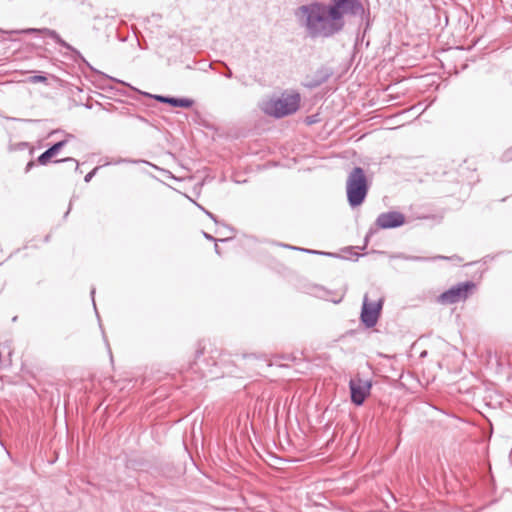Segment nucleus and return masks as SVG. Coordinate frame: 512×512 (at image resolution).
Returning a JSON list of instances; mask_svg holds the SVG:
<instances>
[{
  "label": "nucleus",
  "mask_w": 512,
  "mask_h": 512,
  "mask_svg": "<svg viewBox=\"0 0 512 512\" xmlns=\"http://www.w3.org/2000/svg\"><path fill=\"white\" fill-rule=\"evenodd\" d=\"M295 16L311 38H331L340 33L345 27V16L358 19L360 25L365 21V30L370 25V12L360 0L312 1L299 6Z\"/></svg>",
  "instance_id": "1"
},
{
  "label": "nucleus",
  "mask_w": 512,
  "mask_h": 512,
  "mask_svg": "<svg viewBox=\"0 0 512 512\" xmlns=\"http://www.w3.org/2000/svg\"><path fill=\"white\" fill-rule=\"evenodd\" d=\"M369 191V182L366 173L361 167H354L346 180V195L350 207L360 206L366 199Z\"/></svg>",
  "instance_id": "2"
},
{
  "label": "nucleus",
  "mask_w": 512,
  "mask_h": 512,
  "mask_svg": "<svg viewBox=\"0 0 512 512\" xmlns=\"http://www.w3.org/2000/svg\"><path fill=\"white\" fill-rule=\"evenodd\" d=\"M300 94L298 92L285 91L279 98L271 99L265 104L266 114L275 118H283L294 114L300 107Z\"/></svg>",
  "instance_id": "3"
},
{
  "label": "nucleus",
  "mask_w": 512,
  "mask_h": 512,
  "mask_svg": "<svg viewBox=\"0 0 512 512\" xmlns=\"http://www.w3.org/2000/svg\"><path fill=\"white\" fill-rule=\"evenodd\" d=\"M475 288V283L466 281L458 283L438 296V302L441 304H455L466 300Z\"/></svg>",
  "instance_id": "4"
},
{
  "label": "nucleus",
  "mask_w": 512,
  "mask_h": 512,
  "mask_svg": "<svg viewBox=\"0 0 512 512\" xmlns=\"http://www.w3.org/2000/svg\"><path fill=\"white\" fill-rule=\"evenodd\" d=\"M384 299L379 298L375 301H370L368 294L364 295L362 309L360 313V320L366 328H373L381 315Z\"/></svg>",
  "instance_id": "5"
},
{
  "label": "nucleus",
  "mask_w": 512,
  "mask_h": 512,
  "mask_svg": "<svg viewBox=\"0 0 512 512\" xmlns=\"http://www.w3.org/2000/svg\"><path fill=\"white\" fill-rule=\"evenodd\" d=\"M371 388L372 383L370 380H364L359 375L351 378L349 389L352 403L356 406H361L370 395Z\"/></svg>",
  "instance_id": "6"
},
{
  "label": "nucleus",
  "mask_w": 512,
  "mask_h": 512,
  "mask_svg": "<svg viewBox=\"0 0 512 512\" xmlns=\"http://www.w3.org/2000/svg\"><path fill=\"white\" fill-rule=\"evenodd\" d=\"M375 224L380 229H394L405 224V215L398 211L383 212L376 218Z\"/></svg>",
  "instance_id": "7"
},
{
  "label": "nucleus",
  "mask_w": 512,
  "mask_h": 512,
  "mask_svg": "<svg viewBox=\"0 0 512 512\" xmlns=\"http://www.w3.org/2000/svg\"><path fill=\"white\" fill-rule=\"evenodd\" d=\"M11 33H17V34H20V33H23V34L41 33V34H45L46 36H48L51 39H53L61 47L65 48V49H67L69 51L78 53L70 44H68L66 41H64L55 30H52V29H49V28H27V29H23V30H20V31H12Z\"/></svg>",
  "instance_id": "8"
},
{
  "label": "nucleus",
  "mask_w": 512,
  "mask_h": 512,
  "mask_svg": "<svg viewBox=\"0 0 512 512\" xmlns=\"http://www.w3.org/2000/svg\"><path fill=\"white\" fill-rule=\"evenodd\" d=\"M145 95L152 97L156 101L160 103L169 104L173 107H181V108H190L193 106L194 101L190 98H178L172 96H164V95H151L145 93Z\"/></svg>",
  "instance_id": "9"
},
{
  "label": "nucleus",
  "mask_w": 512,
  "mask_h": 512,
  "mask_svg": "<svg viewBox=\"0 0 512 512\" xmlns=\"http://www.w3.org/2000/svg\"><path fill=\"white\" fill-rule=\"evenodd\" d=\"M68 138H73L72 134H67V138L54 143L47 150L38 156V163L40 165H47L52 157L57 155L59 151L67 144Z\"/></svg>",
  "instance_id": "10"
},
{
  "label": "nucleus",
  "mask_w": 512,
  "mask_h": 512,
  "mask_svg": "<svg viewBox=\"0 0 512 512\" xmlns=\"http://www.w3.org/2000/svg\"><path fill=\"white\" fill-rule=\"evenodd\" d=\"M332 75V71L328 68H321L317 70L313 82L310 84L311 87H317L326 82Z\"/></svg>",
  "instance_id": "11"
},
{
  "label": "nucleus",
  "mask_w": 512,
  "mask_h": 512,
  "mask_svg": "<svg viewBox=\"0 0 512 512\" xmlns=\"http://www.w3.org/2000/svg\"><path fill=\"white\" fill-rule=\"evenodd\" d=\"M278 245L281 246V247H284V248H288V249H291V250H297V251H301V252H305V253H309V254H319V255H327V256H332L333 255L332 253L321 252V251L311 250V249H306V248H300V247H296V246H292V245H288V244H283V243H279Z\"/></svg>",
  "instance_id": "12"
},
{
  "label": "nucleus",
  "mask_w": 512,
  "mask_h": 512,
  "mask_svg": "<svg viewBox=\"0 0 512 512\" xmlns=\"http://www.w3.org/2000/svg\"><path fill=\"white\" fill-rule=\"evenodd\" d=\"M139 162H142L141 160H132V159H127V158H118L112 162H106L104 164V166L106 165H111V164H114V165H118V164H122V163H132V164H136V163H139Z\"/></svg>",
  "instance_id": "13"
},
{
  "label": "nucleus",
  "mask_w": 512,
  "mask_h": 512,
  "mask_svg": "<svg viewBox=\"0 0 512 512\" xmlns=\"http://www.w3.org/2000/svg\"><path fill=\"white\" fill-rule=\"evenodd\" d=\"M60 162H66V163H71L72 165H74L75 167V170L78 171L79 170V163L77 160H75L74 158L72 157H67V158H64V159H60V160H56L55 163H60Z\"/></svg>",
  "instance_id": "14"
},
{
  "label": "nucleus",
  "mask_w": 512,
  "mask_h": 512,
  "mask_svg": "<svg viewBox=\"0 0 512 512\" xmlns=\"http://www.w3.org/2000/svg\"><path fill=\"white\" fill-rule=\"evenodd\" d=\"M399 258L409 260V261H428L429 258L422 257V256H406V255H399Z\"/></svg>",
  "instance_id": "15"
},
{
  "label": "nucleus",
  "mask_w": 512,
  "mask_h": 512,
  "mask_svg": "<svg viewBox=\"0 0 512 512\" xmlns=\"http://www.w3.org/2000/svg\"><path fill=\"white\" fill-rule=\"evenodd\" d=\"M29 81L31 83H38V82L46 83L47 82V77L44 76V75H34V76H31L29 78Z\"/></svg>",
  "instance_id": "16"
},
{
  "label": "nucleus",
  "mask_w": 512,
  "mask_h": 512,
  "mask_svg": "<svg viewBox=\"0 0 512 512\" xmlns=\"http://www.w3.org/2000/svg\"><path fill=\"white\" fill-rule=\"evenodd\" d=\"M101 166H96L94 169H92L89 173H87L84 177V181L86 183L90 182L92 178L96 175L97 171L100 169Z\"/></svg>",
  "instance_id": "17"
},
{
  "label": "nucleus",
  "mask_w": 512,
  "mask_h": 512,
  "mask_svg": "<svg viewBox=\"0 0 512 512\" xmlns=\"http://www.w3.org/2000/svg\"><path fill=\"white\" fill-rule=\"evenodd\" d=\"M195 205L200 208L210 219H212L215 223H217V219L215 217V215L213 213H211L210 211L206 210L204 207H202L200 204L194 202Z\"/></svg>",
  "instance_id": "18"
},
{
  "label": "nucleus",
  "mask_w": 512,
  "mask_h": 512,
  "mask_svg": "<svg viewBox=\"0 0 512 512\" xmlns=\"http://www.w3.org/2000/svg\"><path fill=\"white\" fill-rule=\"evenodd\" d=\"M221 65L226 69V72L224 73V76L226 78H232L233 77V73H232L231 69L229 68V66L225 62H221Z\"/></svg>",
  "instance_id": "19"
},
{
  "label": "nucleus",
  "mask_w": 512,
  "mask_h": 512,
  "mask_svg": "<svg viewBox=\"0 0 512 512\" xmlns=\"http://www.w3.org/2000/svg\"><path fill=\"white\" fill-rule=\"evenodd\" d=\"M504 157L506 159H512V148L511 149H508L505 153H504Z\"/></svg>",
  "instance_id": "20"
},
{
  "label": "nucleus",
  "mask_w": 512,
  "mask_h": 512,
  "mask_svg": "<svg viewBox=\"0 0 512 512\" xmlns=\"http://www.w3.org/2000/svg\"><path fill=\"white\" fill-rule=\"evenodd\" d=\"M91 298H92V302H93V306H94V309L96 310V304H95V299H94V296H95V288H92L91 289Z\"/></svg>",
  "instance_id": "21"
},
{
  "label": "nucleus",
  "mask_w": 512,
  "mask_h": 512,
  "mask_svg": "<svg viewBox=\"0 0 512 512\" xmlns=\"http://www.w3.org/2000/svg\"><path fill=\"white\" fill-rule=\"evenodd\" d=\"M203 235L208 240L215 241V242L217 241L212 235H210V234H208L206 232H203Z\"/></svg>",
  "instance_id": "22"
},
{
  "label": "nucleus",
  "mask_w": 512,
  "mask_h": 512,
  "mask_svg": "<svg viewBox=\"0 0 512 512\" xmlns=\"http://www.w3.org/2000/svg\"><path fill=\"white\" fill-rule=\"evenodd\" d=\"M34 165V162L33 161H30L27 163L26 165V172L30 170V168Z\"/></svg>",
  "instance_id": "23"
},
{
  "label": "nucleus",
  "mask_w": 512,
  "mask_h": 512,
  "mask_svg": "<svg viewBox=\"0 0 512 512\" xmlns=\"http://www.w3.org/2000/svg\"><path fill=\"white\" fill-rule=\"evenodd\" d=\"M215 252L218 254V255H221V252H220V249H219V246L217 244H215Z\"/></svg>",
  "instance_id": "24"
},
{
  "label": "nucleus",
  "mask_w": 512,
  "mask_h": 512,
  "mask_svg": "<svg viewBox=\"0 0 512 512\" xmlns=\"http://www.w3.org/2000/svg\"><path fill=\"white\" fill-rule=\"evenodd\" d=\"M69 212H70V208L68 209V211H66L64 218H66L68 216Z\"/></svg>",
  "instance_id": "25"
},
{
  "label": "nucleus",
  "mask_w": 512,
  "mask_h": 512,
  "mask_svg": "<svg viewBox=\"0 0 512 512\" xmlns=\"http://www.w3.org/2000/svg\"><path fill=\"white\" fill-rule=\"evenodd\" d=\"M201 354H202V351H200V350L197 351V357H199V355H201Z\"/></svg>",
  "instance_id": "26"
},
{
  "label": "nucleus",
  "mask_w": 512,
  "mask_h": 512,
  "mask_svg": "<svg viewBox=\"0 0 512 512\" xmlns=\"http://www.w3.org/2000/svg\"><path fill=\"white\" fill-rule=\"evenodd\" d=\"M209 67H210L211 69H213V63H210V64H209Z\"/></svg>",
  "instance_id": "27"
},
{
  "label": "nucleus",
  "mask_w": 512,
  "mask_h": 512,
  "mask_svg": "<svg viewBox=\"0 0 512 512\" xmlns=\"http://www.w3.org/2000/svg\"><path fill=\"white\" fill-rule=\"evenodd\" d=\"M58 131H52L50 135L56 134Z\"/></svg>",
  "instance_id": "28"
}]
</instances>
